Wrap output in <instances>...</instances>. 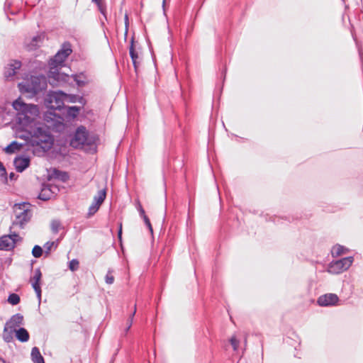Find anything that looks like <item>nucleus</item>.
Here are the masks:
<instances>
[{"label":"nucleus","instance_id":"27","mask_svg":"<svg viewBox=\"0 0 363 363\" xmlns=\"http://www.w3.org/2000/svg\"><path fill=\"white\" fill-rule=\"evenodd\" d=\"M8 302L13 306L17 305L20 302V297L16 294H11L8 297Z\"/></svg>","mask_w":363,"mask_h":363},{"label":"nucleus","instance_id":"37","mask_svg":"<svg viewBox=\"0 0 363 363\" xmlns=\"http://www.w3.org/2000/svg\"><path fill=\"white\" fill-rule=\"evenodd\" d=\"M137 209L138 210L140 216L141 217H143V216L145 215V212L141 203L139 201L137 203Z\"/></svg>","mask_w":363,"mask_h":363},{"label":"nucleus","instance_id":"26","mask_svg":"<svg viewBox=\"0 0 363 363\" xmlns=\"http://www.w3.org/2000/svg\"><path fill=\"white\" fill-rule=\"evenodd\" d=\"M345 249L343 246L337 245L333 247L331 252L333 257L339 256L345 253Z\"/></svg>","mask_w":363,"mask_h":363},{"label":"nucleus","instance_id":"18","mask_svg":"<svg viewBox=\"0 0 363 363\" xmlns=\"http://www.w3.org/2000/svg\"><path fill=\"white\" fill-rule=\"evenodd\" d=\"M31 359L34 363H45L44 358L37 347H34L31 350Z\"/></svg>","mask_w":363,"mask_h":363},{"label":"nucleus","instance_id":"13","mask_svg":"<svg viewBox=\"0 0 363 363\" xmlns=\"http://www.w3.org/2000/svg\"><path fill=\"white\" fill-rule=\"evenodd\" d=\"M13 164L16 170L18 172H22L24 171L30 164V159L28 157H17L13 161Z\"/></svg>","mask_w":363,"mask_h":363},{"label":"nucleus","instance_id":"39","mask_svg":"<svg viewBox=\"0 0 363 363\" xmlns=\"http://www.w3.org/2000/svg\"><path fill=\"white\" fill-rule=\"evenodd\" d=\"M142 218H143L145 225H150V219L148 218V217L146 215L143 216Z\"/></svg>","mask_w":363,"mask_h":363},{"label":"nucleus","instance_id":"3","mask_svg":"<svg viewBox=\"0 0 363 363\" xmlns=\"http://www.w3.org/2000/svg\"><path fill=\"white\" fill-rule=\"evenodd\" d=\"M29 206L28 203H18L14 206L13 211L16 218L13 221V226L23 228L24 225L30 220L32 212L29 209Z\"/></svg>","mask_w":363,"mask_h":363},{"label":"nucleus","instance_id":"36","mask_svg":"<svg viewBox=\"0 0 363 363\" xmlns=\"http://www.w3.org/2000/svg\"><path fill=\"white\" fill-rule=\"evenodd\" d=\"M7 236L11 237L12 240H13L15 245L21 240L20 236L16 233H11V234L7 235Z\"/></svg>","mask_w":363,"mask_h":363},{"label":"nucleus","instance_id":"9","mask_svg":"<svg viewBox=\"0 0 363 363\" xmlns=\"http://www.w3.org/2000/svg\"><path fill=\"white\" fill-rule=\"evenodd\" d=\"M22 63L17 60H11L4 67V76L6 79H11L21 69Z\"/></svg>","mask_w":363,"mask_h":363},{"label":"nucleus","instance_id":"35","mask_svg":"<svg viewBox=\"0 0 363 363\" xmlns=\"http://www.w3.org/2000/svg\"><path fill=\"white\" fill-rule=\"evenodd\" d=\"M17 137L19 138L23 139L25 140H29V138L30 137V133H24L21 134L18 132V133H17Z\"/></svg>","mask_w":363,"mask_h":363},{"label":"nucleus","instance_id":"20","mask_svg":"<svg viewBox=\"0 0 363 363\" xmlns=\"http://www.w3.org/2000/svg\"><path fill=\"white\" fill-rule=\"evenodd\" d=\"M129 52H130V55L131 60L133 61V64L134 65V67H135V69H137L138 64V55L136 52V51L135 50V48H134L133 40L131 41V44H130V48H129Z\"/></svg>","mask_w":363,"mask_h":363},{"label":"nucleus","instance_id":"25","mask_svg":"<svg viewBox=\"0 0 363 363\" xmlns=\"http://www.w3.org/2000/svg\"><path fill=\"white\" fill-rule=\"evenodd\" d=\"M62 228L60 221L54 220L51 223V230L53 233L57 234Z\"/></svg>","mask_w":363,"mask_h":363},{"label":"nucleus","instance_id":"38","mask_svg":"<svg viewBox=\"0 0 363 363\" xmlns=\"http://www.w3.org/2000/svg\"><path fill=\"white\" fill-rule=\"evenodd\" d=\"M118 238L119 240H121L122 238V224H120L118 232Z\"/></svg>","mask_w":363,"mask_h":363},{"label":"nucleus","instance_id":"24","mask_svg":"<svg viewBox=\"0 0 363 363\" xmlns=\"http://www.w3.org/2000/svg\"><path fill=\"white\" fill-rule=\"evenodd\" d=\"M93 2H94L100 13L106 18V5L103 0H92Z\"/></svg>","mask_w":363,"mask_h":363},{"label":"nucleus","instance_id":"5","mask_svg":"<svg viewBox=\"0 0 363 363\" xmlns=\"http://www.w3.org/2000/svg\"><path fill=\"white\" fill-rule=\"evenodd\" d=\"M353 257H345L332 262L328 267V272L332 274H340L350 268L353 262Z\"/></svg>","mask_w":363,"mask_h":363},{"label":"nucleus","instance_id":"11","mask_svg":"<svg viewBox=\"0 0 363 363\" xmlns=\"http://www.w3.org/2000/svg\"><path fill=\"white\" fill-rule=\"evenodd\" d=\"M339 298L336 294H328L323 296H320L318 298V303L321 306H328L335 305Z\"/></svg>","mask_w":363,"mask_h":363},{"label":"nucleus","instance_id":"19","mask_svg":"<svg viewBox=\"0 0 363 363\" xmlns=\"http://www.w3.org/2000/svg\"><path fill=\"white\" fill-rule=\"evenodd\" d=\"M65 101H67L69 103H76L79 102L82 104H85V100L83 98V96L76 95V94H67L65 96Z\"/></svg>","mask_w":363,"mask_h":363},{"label":"nucleus","instance_id":"7","mask_svg":"<svg viewBox=\"0 0 363 363\" xmlns=\"http://www.w3.org/2000/svg\"><path fill=\"white\" fill-rule=\"evenodd\" d=\"M66 94L62 91H54L49 94L48 102L50 108L60 110L63 106Z\"/></svg>","mask_w":363,"mask_h":363},{"label":"nucleus","instance_id":"45","mask_svg":"<svg viewBox=\"0 0 363 363\" xmlns=\"http://www.w3.org/2000/svg\"><path fill=\"white\" fill-rule=\"evenodd\" d=\"M165 3V0H163V4Z\"/></svg>","mask_w":363,"mask_h":363},{"label":"nucleus","instance_id":"30","mask_svg":"<svg viewBox=\"0 0 363 363\" xmlns=\"http://www.w3.org/2000/svg\"><path fill=\"white\" fill-rule=\"evenodd\" d=\"M79 262L77 259H73L69 262V269L72 272H75L79 269Z\"/></svg>","mask_w":363,"mask_h":363},{"label":"nucleus","instance_id":"23","mask_svg":"<svg viewBox=\"0 0 363 363\" xmlns=\"http://www.w3.org/2000/svg\"><path fill=\"white\" fill-rule=\"evenodd\" d=\"M57 245L58 243L56 242H47L43 246L45 255L48 256L53 249L55 250L57 247Z\"/></svg>","mask_w":363,"mask_h":363},{"label":"nucleus","instance_id":"34","mask_svg":"<svg viewBox=\"0 0 363 363\" xmlns=\"http://www.w3.org/2000/svg\"><path fill=\"white\" fill-rule=\"evenodd\" d=\"M55 176L57 178H60L62 180L65 181L68 178V175L66 172H61L59 171H55Z\"/></svg>","mask_w":363,"mask_h":363},{"label":"nucleus","instance_id":"29","mask_svg":"<svg viewBox=\"0 0 363 363\" xmlns=\"http://www.w3.org/2000/svg\"><path fill=\"white\" fill-rule=\"evenodd\" d=\"M43 249L39 245H35L32 250V255L36 258H39L43 255Z\"/></svg>","mask_w":363,"mask_h":363},{"label":"nucleus","instance_id":"10","mask_svg":"<svg viewBox=\"0 0 363 363\" xmlns=\"http://www.w3.org/2000/svg\"><path fill=\"white\" fill-rule=\"evenodd\" d=\"M41 277L42 273L40 272V269H36L34 272V275L30 278V283L39 300L41 299V289L40 286V281L41 279Z\"/></svg>","mask_w":363,"mask_h":363},{"label":"nucleus","instance_id":"32","mask_svg":"<svg viewBox=\"0 0 363 363\" xmlns=\"http://www.w3.org/2000/svg\"><path fill=\"white\" fill-rule=\"evenodd\" d=\"M113 271L109 269L106 275L105 281L108 284H112L114 281V277L112 274Z\"/></svg>","mask_w":363,"mask_h":363},{"label":"nucleus","instance_id":"15","mask_svg":"<svg viewBox=\"0 0 363 363\" xmlns=\"http://www.w3.org/2000/svg\"><path fill=\"white\" fill-rule=\"evenodd\" d=\"M45 38L44 34H40L36 36H34L30 43L28 45V48L29 50H35L39 48Z\"/></svg>","mask_w":363,"mask_h":363},{"label":"nucleus","instance_id":"44","mask_svg":"<svg viewBox=\"0 0 363 363\" xmlns=\"http://www.w3.org/2000/svg\"><path fill=\"white\" fill-rule=\"evenodd\" d=\"M38 79V78H35V79H34V81L35 82V81H37Z\"/></svg>","mask_w":363,"mask_h":363},{"label":"nucleus","instance_id":"43","mask_svg":"<svg viewBox=\"0 0 363 363\" xmlns=\"http://www.w3.org/2000/svg\"><path fill=\"white\" fill-rule=\"evenodd\" d=\"M6 3H7L8 4H10V3H9V0H7V1H6Z\"/></svg>","mask_w":363,"mask_h":363},{"label":"nucleus","instance_id":"33","mask_svg":"<svg viewBox=\"0 0 363 363\" xmlns=\"http://www.w3.org/2000/svg\"><path fill=\"white\" fill-rule=\"evenodd\" d=\"M230 342L235 351L238 350V345H239V340L236 338L235 336H232L230 339Z\"/></svg>","mask_w":363,"mask_h":363},{"label":"nucleus","instance_id":"21","mask_svg":"<svg viewBox=\"0 0 363 363\" xmlns=\"http://www.w3.org/2000/svg\"><path fill=\"white\" fill-rule=\"evenodd\" d=\"M22 147L23 145L18 144L17 142L13 141L10 145H9L5 150L7 153L11 154L18 150H20Z\"/></svg>","mask_w":363,"mask_h":363},{"label":"nucleus","instance_id":"22","mask_svg":"<svg viewBox=\"0 0 363 363\" xmlns=\"http://www.w3.org/2000/svg\"><path fill=\"white\" fill-rule=\"evenodd\" d=\"M81 111V108L79 106H68L67 108V114L68 116L74 118H76Z\"/></svg>","mask_w":363,"mask_h":363},{"label":"nucleus","instance_id":"28","mask_svg":"<svg viewBox=\"0 0 363 363\" xmlns=\"http://www.w3.org/2000/svg\"><path fill=\"white\" fill-rule=\"evenodd\" d=\"M135 313H136V305L134 306V311L131 313V315H130V317L128 318V319L127 320V327L125 330V334L128 332V330H130V328H131V326L133 325V318H134Z\"/></svg>","mask_w":363,"mask_h":363},{"label":"nucleus","instance_id":"1","mask_svg":"<svg viewBox=\"0 0 363 363\" xmlns=\"http://www.w3.org/2000/svg\"><path fill=\"white\" fill-rule=\"evenodd\" d=\"M71 45L69 43H64L61 50H60L49 63L50 70L48 77L57 82L65 79L66 75H63L58 72V67L63 66V64L68 56L72 53Z\"/></svg>","mask_w":363,"mask_h":363},{"label":"nucleus","instance_id":"12","mask_svg":"<svg viewBox=\"0 0 363 363\" xmlns=\"http://www.w3.org/2000/svg\"><path fill=\"white\" fill-rule=\"evenodd\" d=\"M33 142L37 145H40L42 147L46 148L52 146L53 139L52 135L46 131L45 133H43V135H40V137L38 138L34 139Z\"/></svg>","mask_w":363,"mask_h":363},{"label":"nucleus","instance_id":"17","mask_svg":"<svg viewBox=\"0 0 363 363\" xmlns=\"http://www.w3.org/2000/svg\"><path fill=\"white\" fill-rule=\"evenodd\" d=\"M16 338L22 342L29 340V333L24 328H20L15 332Z\"/></svg>","mask_w":363,"mask_h":363},{"label":"nucleus","instance_id":"2","mask_svg":"<svg viewBox=\"0 0 363 363\" xmlns=\"http://www.w3.org/2000/svg\"><path fill=\"white\" fill-rule=\"evenodd\" d=\"M13 107L18 112V119L19 123L25 125L30 123L33 121V118H31L28 114L36 115L38 112L37 106L33 104H27L20 98L13 102Z\"/></svg>","mask_w":363,"mask_h":363},{"label":"nucleus","instance_id":"14","mask_svg":"<svg viewBox=\"0 0 363 363\" xmlns=\"http://www.w3.org/2000/svg\"><path fill=\"white\" fill-rule=\"evenodd\" d=\"M15 247V242L7 235L0 237V250L9 251Z\"/></svg>","mask_w":363,"mask_h":363},{"label":"nucleus","instance_id":"6","mask_svg":"<svg viewBox=\"0 0 363 363\" xmlns=\"http://www.w3.org/2000/svg\"><path fill=\"white\" fill-rule=\"evenodd\" d=\"M86 144H89L88 132L85 127L80 126L76 130L70 145L74 148H78Z\"/></svg>","mask_w":363,"mask_h":363},{"label":"nucleus","instance_id":"42","mask_svg":"<svg viewBox=\"0 0 363 363\" xmlns=\"http://www.w3.org/2000/svg\"><path fill=\"white\" fill-rule=\"evenodd\" d=\"M0 363H7L5 360L0 359Z\"/></svg>","mask_w":363,"mask_h":363},{"label":"nucleus","instance_id":"4","mask_svg":"<svg viewBox=\"0 0 363 363\" xmlns=\"http://www.w3.org/2000/svg\"><path fill=\"white\" fill-rule=\"evenodd\" d=\"M23 317L20 313H16L6 321L2 337L6 342H10L13 340V333L17 331V328L23 324Z\"/></svg>","mask_w":363,"mask_h":363},{"label":"nucleus","instance_id":"41","mask_svg":"<svg viewBox=\"0 0 363 363\" xmlns=\"http://www.w3.org/2000/svg\"><path fill=\"white\" fill-rule=\"evenodd\" d=\"M147 225V227L148 228V229H149L150 232L151 233H153V230H152V227L151 223H150V225Z\"/></svg>","mask_w":363,"mask_h":363},{"label":"nucleus","instance_id":"31","mask_svg":"<svg viewBox=\"0 0 363 363\" xmlns=\"http://www.w3.org/2000/svg\"><path fill=\"white\" fill-rule=\"evenodd\" d=\"M46 131L47 130H45V128L42 127H38L34 130L33 136L35 138V139H37L40 137V135H43V133H45Z\"/></svg>","mask_w":363,"mask_h":363},{"label":"nucleus","instance_id":"8","mask_svg":"<svg viewBox=\"0 0 363 363\" xmlns=\"http://www.w3.org/2000/svg\"><path fill=\"white\" fill-rule=\"evenodd\" d=\"M106 197V189H101L98 191L97 195L94 197L91 205L89 208L88 214L89 216L94 215L99 209L101 205L103 203Z\"/></svg>","mask_w":363,"mask_h":363},{"label":"nucleus","instance_id":"40","mask_svg":"<svg viewBox=\"0 0 363 363\" xmlns=\"http://www.w3.org/2000/svg\"><path fill=\"white\" fill-rule=\"evenodd\" d=\"M40 90V88L38 87H36V86H33L32 89H31V91H33V93H38Z\"/></svg>","mask_w":363,"mask_h":363},{"label":"nucleus","instance_id":"16","mask_svg":"<svg viewBox=\"0 0 363 363\" xmlns=\"http://www.w3.org/2000/svg\"><path fill=\"white\" fill-rule=\"evenodd\" d=\"M54 194L55 192L52 191L50 186H45L40 192L38 198L43 201H48L54 196Z\"/></svg>","mask_w":363,"mask_h":363}]
</instances>
